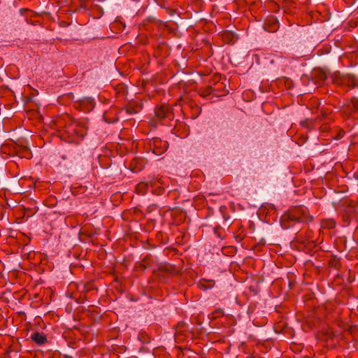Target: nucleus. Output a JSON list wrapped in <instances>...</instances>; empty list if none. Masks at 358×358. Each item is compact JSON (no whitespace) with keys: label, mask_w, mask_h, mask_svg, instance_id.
I'll return each mask as SVG.
<instances>
[{"label":"nucleus","mask_w":358,"mask_h":358,"mask_svg":"<svg viewBox=\"0 0 358 358\" xmlns=\"http://www.w3.org/2000/svg\"><path fill=\"white\" fill-rule=\"evenodd\" d=\"M357 213L358 211L355 203L345 210L343 217L346 224H348L351 220L357 218Z\"/></svg>","instance_id":"423d86ee"},{"label":"nucleus","mask_w":358,"mask_h":358,"mask_svg":"<svg viewBox=\"0 0 358 358\" xmlns=\"http://www.w3.org/2000/svg\"><path fill=\"white\" fill-rule=\"evenodd\" d=\"M85 101L90 103V106L88 108V109L92 110L93 108V100L91 98H87L86 99Z\"/></svg>","instance_id":"f8f14e48"},{"label":"nucleus","mask_w":358,"mask_h":358,"mask_svg":"<svg viewBox=\"0 0 358 358\" xmlns=\"http://www.w3.org/2000/svg\"><path fill=\"white\" fill-rule=\"evenodd\" d=\"M127 112L128 113H130V114H131V113H136L133 108H128V109L127 110Z\"/></svg>","instance_id":"ddd939ff"},{"label":"nucleus","mask_w":358,"mask_h":358,"mask_svg":"<svg viewBox=\"0 0 358 358\" xmlns=\"http://www.w3.org/2000/svg\"><path fill=\"white\" fill-rule=\"evenodd\" d=\"M186 327L185 323H179L176 328V334L180 333L182 331H183V329H185Z\"/></svg>","instance_id":"9b49d317"},{"label":"nucleus","mask_w":358,"mask_h":358,"mask_svg":"<svg viewBox=\"0 0 358 358\" xmlns=\"http://www.w3.org/2000/svg\"><path fill=\"white\" fill-rule=\"evenodd\" d=\"M30 338L36 343L37 345H41L45 344L47 342V337L46 336L42 333V332H34L31 336Z\"/></svg>","instance_id":"0eeeda50"},{"label":"nucleus","mask_w":358,"mask_h":358,"mask_svg":"<svg viewBox=\"0 0 358 358\" xmlns=\"http://www.w3.org/2000/svg\"><path fill=\"white\" fill-rule=\"evenodd\" d=\"M212 286L210 285L209 287H206L205 289L210 288Z\"/></svg>","instance_id":"2eb2a0df"},{"label":"nucleus","mask_w":358,"mask_h":358,"mask_svg":"<svg viewBox=\"0 0 358 358\" xmlns=\"http://www.w3.org/2000/svg\"><path fill=\"white\" fill-rule=\"evenodd\" d=\"M215 313L217 315H223L224 314V313L222 310H217Z\"/></svg>","instance_id":"4468645a"},{"label":"nucleus","mask_w":358,"mask_h":358,"mask_svg":"<svg viewBox=\"0 0 358 358\" xmlns=\"http://www.w3.org/2000/svg\"><path fill=\"white\" fill-rule=\"evenodd\" d=\"M321 227L324 229H333L336 227V222L334 219H324L321 221Z\"/></svg>","instance_id":"6e6552de"},{"label":"nucleus","mask_w":358,"mask_h":358,"mask_svg":"<svg viewBox=\"0 0 358 358\" xmlns=\"http://www.w3.org/2000/svg\"><path fill=\"white\" fill-rule=\"evenodd\" d=\"M333 81L335 84L341 86L347 87L348 90H350L358 85V80L354 75L348 74L342 76H335Z\"/></svg>","instance_id":"f03ea898"},{"label":"nucleus","mask_w":358,"mask_h":358,"mask_svg":"<svg viewBox=\"0 0 358 358\" xmlns=\"http://www.w3.org/2000/svg\"><path fill=\"white\" fill-rule=\"evenodd\" d=\"M315 123V120L307 119L301 122V125L304 127H307L308 129H310L313 127Z\"/></svg>","instance_id":"9d476101"},{"label":"nucleus","mask_w":358,"mask_h":358,"mask_svg":"<svg viewBox=\"0 0 358 358\" xmlns=\"http://www.w3.org/2000/svg\"><path fill=\"white\" fill-rule=\"evenodd\" d=\"M166 111L167 108L166 106H162L156 111V115L159 118H164L166 116Z\"/></svg>","instance_id":"1a4fd4ad"},{"label":"nucleus","mask_w":358,"mask_h":358,"mask_svg":"<svg viewBox=\"0 0 358 358\" xmlns=\"http://www.w3.org/2000/svg\"><path fill=\"white\" fill-rule=\"evenodd\" d=\"M284 220H289L297 222H308L312 220L307 213L306 209L296 208L282 217Z\"/></svg>","instance_id":"f257e3e1"},{"label":"nucleus","mask_w":358,"mask_h":358,"mask_svg":"<svg viewBox=\"0 0 358 358\" xmlns=\"http://www.w3.org/2000/svg\"><path fill=\"white\" fill-rule=\"evenodd\" d=\"M342 110L346 115H350L353 110L358 111V99L355 98L347 101Z\"/></svg>","instance_id":"39448f33"},{"label":"nucleus","mask_w":358,"mask_h":358,"mask_svg":"<svg viewBox=\"0 0 358 358\" xmlns=\"http://www.w3.org/2000/svg\"><path fill=\"white\" fill-rule=\"evenodd\" d=\"M75 121L76 120L69 115H64L57 118L55 123L59 128L65 129V132L67 134V130H69V128L71 127V124H73Z\"/></svg>","instance_id":"20e7f679"},{"label":"nucleus","mask_w":358,"mask_h":358,"mask_svg":"<svg viewBox=\"0 0 358 358\" xmlns=\"http://www.w3.org/2000/svg\"><path fill=\"white\" fill-rule=\"evenodd\" d=\"M87 128L83 122L75 121L71 127L67 130L69 136H75L78 137H84L87 134Z\"/></svg>","instance_id":"7ed1b4c3"}]
</instances>
